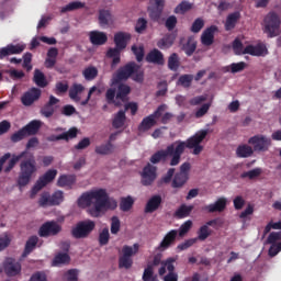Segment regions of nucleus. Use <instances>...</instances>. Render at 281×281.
Masks as SVG:
<instances>
[{"instance_id": "f257e3e1", "label": "nucleus", "mask_w": 281, "mask_h": 281, "mask_svg": "<svg viewBox=\"0 0 281 281\" xmlns=\"http://www.w3.org/2000/svg\"><path fill=\"white\" fill-rule=\"evenodd\" d=\"M77 205L81 210H87L92 218H100L108 210H115L117 201L111 199L106 189H97L82 193L77 200Z\"/></svg>"}, {"instance_id": "f03ea898", "label": "nucleus", "mask_w": 281, "mask_h": 281, "mask_svg": "<svg viewBox=\"0 0 281 281\" xmlns=\"http://www.w3.org/2000/svg\"><path fill=\"white\" fill-rule=\"evenodd\" d=\"M181 146H175V143L167 146L166 149H160L156 151L154 155H151L149 161L150 164H159L160 161H166L169 157L170 159V166H179L181 164Z\"/></svg>"}, {"instance_id": "7ed1b4c3", "label": "nucleus", "mask_w": 281, "mask_h": 281, "mask_svg": "<svg viewBox=\"0 0 281 281\" xmlns=\"http://www.w3.org/2000/svg\"><path fill=\"white\" fill-rule=\"evenodd\" d=\"M38 168L36 167V159L34 155H31L29 158L20 162V172L18 176V186L19 188H25L32 181V177L36 175Z\"/></svg>"}, {"instance_id": "20e7f679", "label": "nucleus", "mask_w": 281, "mask_h": 281, "mask_svg": "<svg viewBox=\"0 0 281 281\" xmlns=\"http://www.w3.org/2000/svg\"><path fill=\"white\" fill-rule=\"evenodd\" d=\"M209 134H210V130H200L193 136L188 138L187 142L177 140L173 144L175 146H181L182 148L181 155L186 153V148H190V149L193 148V155H201V153H203V145L201 144L203 143V139L207 137Z\"/></svg>"}, {"instance_id": "39448f33", "label": "nucleus", "mask_w": 281, "mask_h": 281, "mask_svg": "<svg viewBox=\"0 0 281 281\" xmlns=\"http://www.w3.org/2000/svg\"><path fill=\"white\" fill-rule=\"evenodd\" d=\"M138 252L139 244L123 246L122 255L119 257V269H131L133 267V256H136Z\"/></svg>"}, {"instance_id": "423d86ee", "label": "nucleus", "mask_w": 281, "mask_h": 281, "mask_svg": "<svg viewBox=\"0 0 281 281\" xmlns=\"http://www.w3.org/2000/svg\"><path fill=\"white\" fill-rule=\"evenodd\" d=\"M280 16L276 12L268 13L263 19V27L269 38H273L280 34Z\"/></svg>"}, {"instance_id": "0eeeda50", "label": "nucleus", "mask_w": 281, "mask_h": 281, "mask_svg": "<svg viewBox=\"0 0 281 281\" xmlns=\"http://www.w3.org/2000/svg\"><path fill=\"white\" fill-rule=\"evenodd\" d=\"M135 71H137V64L135 61H131L125 66L119 68L112 77V86L115 87L120 85V82L128 80V78H132Z\"/></svg>"}, {"instance_id": "6e6552de", "label": "nucleus", "mask_w": 281, "mask_h": 281, "mask_svg": "<svg viewBox=\"0 0 281 281\" xmlns=\"http://www.w3.org/2000/svg\"><path fill=\"white\" fill-rule=\"evenodd\" d=\"M65 201V193L60 190L55 191L53 194L43 192L38 200L40 207H54L60 205Z\"/></svg>"}, {"instance_id": "1a4fd4ad", "label": "nucleus", "mask_w": 281, "mask_h": 281, "mask_svg": "<svg viewBox=\"0 0 281 281\" xmlns=\"http://www.w3.org/2000/svg\"><path fill=\"white\" fill-rule=\"evenodd\" d=\"M175 262L177 259L169 257L162 260L161 267L158 269V274L164 277V281H179V274L175 272Z\"/></svg>"}, {"instance_id": "9d476101", "label": "nucleus", "mask_w": 281, "mask_h": 281, "mask_svg": "<svg viewBox=\"0 0 281 281\" xmlns=\"http://www.w3.org/2000/svg\"><path fill=\"white\" fill-rule=\"evenodd\" d=\"M166 104L159 105L154 113L144 117L140 124L138 125V131L142 133H146V131H150L153 126H157V120L164 115V111H166Z\"/></svg>"}, {"instance_id": "9b49d317", "label": "nucleus", "mask_w": 281, "mask_h": 281, "mask_svg": "<svg viewBox=\"0 0 281 281\" xmlns=\"http://www.w3.org/2000/svg\"><path fill=\"white\" fill-rule=\"evenodd\" d=\"M95 229V222L88 220L78 222L77 225L71 229L72 238H87L91 232Z\"/></svg>"}, {"instance_id": "f8f14e48", "label": "nucleus", "mask_w": 281, "mask_h": 281, "mask_svg": "<svg viewBox=\"0 0 281 281\" xmlns=\"http://www.w3.org/2000/svg\"><path fill=\"white\" fill-rule=\"evenodd\" d=\"M248 144H250V146H254L252 150H255V153H267V150H269V148L271 147V138L262 134H258L251 136L248 139Z\"/></svg>"}, {"instance_id": "ddd939ff", "label": "nucleus", "mask_w": 281, "mask_h": 281, "mask_svg": "<svg viewBox=\"0 0 281 281\" xmlns=\"http://www.w3.org/2000/svg\"><path fill=\"white\" fill-rule=\"evenodd\" d=\"M2 269L8 278H16V276H21L23 268L21 266V261L15 258L8 257L2 263Z\"/></svg>"}, {"instance_id": "4468645a", "label": "nucleus", "mask_w": 281, "mask_h": 281, "mask_svg": "<svg viewBox=\"0 0 281 281\" xmlns=\"http://www.w3.org/2000/svg\"><path fill=\"white\" fill-rule=\"evenodd\" d=\"M63 232V226L56 221H48L44 223L38 229L41 238H49V236H58Z\"/></svg>"}, {"instance_id": "2eb2a0df", "label": "nucleus", "mask_w": 281, "mask_h": 281, "mask_svg": "<svg viewBox=\"0 0 281 281\" xmlns=\"http://www.w3.org/2000/svg\"><path fill=\"white\" fill-rule=\"evenodd\" d=\"M58 175V170L56 169H49L47 170L42 177L37 179L34 187L32 188V194H38L43 188L48 186V183H52L54 179H56V176Z\"/></svg>"}, {"instance_id": "dca6fc26", "label": "nucleus", "mask_w": 281, "mask_h": 281, "mask_svg": "<svg viewBox=\"0 0 281 281\" xmlns=\"http://www.w3.org/2000/svg\"><path fill=\"white\" fill-rule=\"evenodd\" d=\"M157 181V167L148 162L140 172L142 186H153Z\"/></svg>"}, {"instance_id": "f3484780", "label": "nucleus", "mask_w": 281, "mask_h": 281, "mask_svg": "<svg viewBox=\"0 0 281 281\" xmlns=\"http://www.w3.org/2000/svg\"><path fill=\"white\" fill-rule=\"evenodd\" d=\"M42 91L38 88H31L26 92L23 93L21 97V102L23 106H32L34 102L41 100Z\"/></svg>"}, {"instance_id": "a211bd4d", "label": "nucleus", "mask_w": 281, "mask_h": 281, "mask_svg": "<svg viewBox=\"0 0 281 281\" xmlns=\"http://www.w3.org/2000/svg\"><path fill=\"white\" fill-rule=\"evenodd\" d=\"M131 33L117 32L114 34V44L115 47L111 49H117V52H124V48L127 47L128 41H131Z\"/></svg>"}, {"instance_id": "6ab92c4d", "label": "nucleus", "mask_w": 281, "mask_h": 281, "mask_svg": "<svg viewBox=\"0 0 281 281\" xmlns=\"http://www.w3.org/2000/svg\"><path fill=\"white\" fill-rule=\"evenodd\" d=\"M218 32V26L211 25L206 27L201 35V43L204 45V47H210L211 45H214V35Z\"/></svg>"}, {"instance_id": "aec40b11", "label": "nucleus", "mask_w": 281, "mask_h": 281, "mask_svg": "<svg viewBox=\"0 0 281 281\" xmlns=\"http://www.w3.org/2000/svg\"><path fill=\"white\" fill-rule=\"evenodd\" d=\"M227 207V198H218L214 203L205 205L202 210L209 214H214L215 212H225Z\"/></svg>"}, {"instance_id": "412c9836", "label": "nucleus", "mask_w": 281, "mask_h": 281, "mask_svg": "<svg viewBox=\"0 0 281 281\" xmlns=\"http://www.w3.org/2000/svg\"><path fill=\"white\" fill-rule=\"evenodd\" d=\"M77 137H78V128L71 127L67 132H64L59 135H50L46 139L47 142H60V139H64L65 142H69V139H76Z\"/></svg>"}, {"instance_id": "4be33fe9", "label": "nucleus", "mask_w": 281, "mask_h": 281, "mask_svg": "<svg viewBox=\"0 0 281 281\" xmlns=\"http://www.w3.org/2000/svg\"><path fill=\"white\" fill-rule=\"evenodd\" d=\"M161 203H164V199L160 194L153 195L145 205V213L153 214V212H157L161 207Z\"/></svg>"}, {"instance_id": "5701e85b", "label": "nucleus", "mask_w": 281, "mask_h": 281, "mask_svg": "<svg viewBox=\"0 0 281 281\" xmlns=\"http://www.w3.org/2000/svg\"><path fill=\"white\" fill-rule=\"evenodd\" d=\"M25 49V46L20 44H9L5 47L0 48V60H3L5 56H12L14 54H21Z\"/></svg>"}, {"instance_id": "b1692460", "label": "nucleus", "mask_w": 281, "mask_h": 281, "mask_svg": "<svg viewBox=\"0 0 281 281\" xmlns=\"http://www.w3.org/2000/svg\"><path fill=\"white\" fill-rule=\"evenodd\" d=\"M267 46L265 44H257V45H247L244 48V54H248L249 56H265L267 54Z\"/></svg>"}, {"instance_id": "393cba45", "label": "nucleus", "mask_w": 281, "mask_h": 281, "mask_svg": "<svg viewBox=\"0 0 281 281\" xmlns=\"http://www.w3.org/2000/svg\"><path fill=\"white\" fill-rule=\"evenodd\" d=\"M89 41L92 45H105L106 41H109V36H106V33L101 31H91L89 33Z\"/></svg>"}, {"instance_id": "a878e982", "label": "nucleus", "mask_w": 281, "mask_h": 281, "mask_svg": "<svg viewBox=\"0 0 281 281\" xmlns=\"http://www.w3.org/2000/svg\"><path fill=\"white\" fill-rule=\"evenodd\" d=\"M60 100L58 98L50 95L48 102L42 108L41 113L44 117H52L54 113H56V109H54V104H58Z\"/></svg>"}, {"instance_id": "bb28decb", "label": "nucleus", "mask_w": 281, "mask_h": 281, "mask_svg": "<svg viewBox=\"0 0 281 281\" xmlns=\"http://www.w3.org/2000/svg\"><path fill=\"white\" fill-rule=\"evenodd\" d=\"M76 186V175H61L57 180L58 188H74Z\"/></svg>"}, {"instance_id": "cd10ccee", "label": "nucleus", "mask_w": 281, "mask_h": 281, "mask_svg": "<svg viewBox=\"0 0 281 281\" xmlns=\"http://www.w3.org/2000/svg\"><path fill=\"white\" fill-rule=\"evenodd\" d=\"M99 25L101 27L113 25V14H111L110 10H106V9L99 10Z\"/></svg>"}, {"instance_id": "c85d7f7f", "label": "nucleus", "mask_w": 281, "mask_h": 281, "mask_svg": "<svg viewBox=\"0 0 281 281\" xmlns=\"http://www.w3.org/2000/svg\"><path fill=\"white\" fill-rule=\"evenodd\" d=\"M179 235V231L171 229L167 233L159 245V249H168L172 243L177 240V236Z\"/></svg>"}, {"instance_id": "c756f323", "label": "nucleus", "mask_w": 281, "mask_h": 281, "mask_svg": "<svg viewBox=\"0 0 281 281\" xmlns=\"http://www.w3.org/2000/svg\"><path fill=\"white\" fill-rule=\"evenodd\" d=\"M146 60L147 63H153L154 65H164V53L157 48H154L147 54Z\"/></svg>"}, {"instance_id": "7c9ffc66", "label": "nucleus", "mask_w": 281, "mask_h": 281, "mask_svg": "<svg viewBox=\"0 0 281 281\" xmlns=\"http://www.w3.org/2000/svg\"><path fill=\"white\" fill-rule=\"evenodd\" d=\"M43 123L38 120H33L29 124H26L24 127V133H26V137H31L32 135H36L38 131H41V126Z\"/></svg>"}, {"instance_id": "2f4dec72", "label": "nucleus", "mask_w": 281, "mask_h": 281, "mask_svg": "<svg viewBox=\"0 0 281 281\" xmlns=\"http://www.w3.org/2000/svg\"><path fill=\"white\" fill-rule=\"evenodd\" d=\"M38 245V236H31L24 246V250L22 252V258H27L34 249H36V246Z\"/></svg>"}, {"instance_id": "473e14b6", "label": "nucleus", "mask_w": 281, "mask_h": 281, "mask_svg": "<svg viewBox=\"0 0 281 281\" xmlns=\"http://www.w3.org/2000/svg\"><path fill=\"white\" fill-rule=\"evenodd\" d=\"M239 20H240V12L236 11L228 14L224 25L226 32H232V30L236 27V23H238Z\"/></svg>"}, {"instance_id": "72a5a7b5", "label": "nucleus", "mask_w": 281, "mask_h": 281, "mask_svg": "<svg viewBox=\"0 0 281 281\" xmlns=\"http://www.w3.org/2000/svg\"><path fill=\"white\" fill-rule=\"evenodd\" d=\"M190 179L189 173H181L177 172L173 176L172 182H171V188H183L186 183H188V180Z\"/></svg>"}, {"instance_id": "f704fd0d", "label": "nucleus", "mask_w": 281, "mask_h": 281, "mask_svg": "<svg viewBox=\"0 0 281 281\" xmlns=\"http://www.w3.org/2000/svg\"><path fill=\"white\" fill-rule=\"evenodd\" d=\"M117 91H116V100H121V102H126V98L131 93V87L126 83H117Z\"/></svg>"}, {"instance_id": "c9c22d12", "label": "nucleus", "mask_w": 281, "mask_h": 281, "mask_svg": "<svg viewBox=\"0 0 281 281\" xmlns=\"http://www.w3.org/2000/svg\"><path fill=\"white\" fill-rule=\"evenodd\" d=\"M85 91V86L82 83H74L69 89V98L74 102H80V93Z\"/></svg>"}, {"instance_id": "e433bc0d", "label": "nucleus", "mask_w": 281, "mask_h": 281, "mask_svg": "<svg viewBox=\"0 0 281 281\" xmlns=\"http://www.w3.org/2000/svg\"><path fill=\"white\" fill-rule=\"evenodd\" d=\"M124 124H126V111L120 110L112 121L113 128H123Z\"/></svg>"}, {"instance_id": "4c0bfd02", "label": "nucleus", "mask_w": 281, "mask_h": 281, "mask_svg": "<svg viewBox=\"0 0 281 281\" xmlns=\"http://www.w3.org/2000/svg\"><path fill=\"white\" fill-rule=\"evenodd\" d=\"M210 236H212V231L210 229V227H207V225H202L196 232V237H194L193 239L195 240V243L198 240L204 243V240H207Z\"/></svg>"}, {"instance_id": "58836bf2", "label": "nucleus", "mask_w": 281, "mask_h": 281, "mask_svg": "<svg viewBox=\"0 0 281 281\" xmlns=\"http://www.w3.org/2000/svg\"><path fill=\"white\" fill-rule=\"evenodd\" d=\"M193 80H194V75H190V74L181 75L177 80V87H183V89H190V87H192Z\"/></svg>"}, {"instance_id": "ea45409f", "label": "nucleus", "mask_w": 281, "mask_h": 281, "mask_svg": "<svg viewBox=\"0 0 281 281\" xmlns=\"http://www.w3.org/2000/svg\"><path fill=\"white\" fill-rule=\"evenodd\" d=\"M148 13L149 19H151L154 23H157L161 19V14H164V7L151 4V7L148 8Z\"/></svg>"}, {"instance_id": "a19ab883", "label": "nucleus", "mask_w": 281, "mask_h": 281, "mask_svg": "<svg viewBox=\"0 0 281 281\" xmlns=\"http://www.w3.org/2000/svg\"><path fill=\"white\" fill-rule=\"evenodd\" d=\"M194 210L193 205H186L182 204L179 206V209L175 212L176 218H188L190 214H192V211Z\"/></svg>"}, {"instance_id": "79ce46f5", "label": "nucleus", "mask_w": 281, "mask_h": 281, "mask_svg": "<svg viewBox=\"0 0 281 281\" xmlns=\"http://www.w3.org/2000/svg\"><path fill=\"white\" fill-rule=\"evenodd\" d=\"M254 155V149L249 145H239L236 149V156L240 159H247Z\"/></svg>"}, {"instance_id": "37998d69", "label": "nucleus", "mask_w": 281, "mask_h": 281, "mask_svg": "<svg viewBox=\"0 0 281 281\" xmlns=\"http://www.w3.org/2000/svg\"><path fill=\"white\" fill-rule=\"evenodd\" d=\"M33 82H35V85L42 89H45V87L48 85L47 78H45V74L38 69H35L34 71Z\"/></svg>"}, {"instance_id": "c03bdc74", "label": "nucleus", "mask_w": 281, "mask_h": 281, "mask_svg": "<svg viewBox=\"0 0 281 281\" xmlns=\"http://www.w3.org/2000/svg\"><path fill=\"white\" fill-rule=\"evenodd\" d=\"M71 258L67 252H58L53 259V267H60V265H68Z\"/></svg>"}, {"instance_id": "a18cd8bd", "label": "nucleus", "mask_w": 281, "mask_h": 281, "mask_svg": "<svg viewBox=\"0 0 281 281\" xmlns=\"http://www.w3.org/2000/svg\"><path fill=\"white\" fill-rule=\"evenodd\" d=\"M85 2L81 1H72L66 4L65 7L61 8L60 12L65 14V12H74V10H82L85 8Z\"/></svg>"}, {"instance_id": "49530a36", "label": "nucleus", "mask_w": 281, "mask_h": 281, "mask_svg": "<svg viewBox=\"0 0 281 281\" xmlns=\"http://www.w3.org/2000/svg\"><path fill=\"white\" fill-rule=\"evenodd\" d=\"M192 10V3L188 0L181 1L173 10L175 14H186Z\"/></svg>"}, {"instance_id": "de8ad7c7", "label": "nucleus", "mask_w": 281, "mask_h": 281, "mask_svg": "<svg viewBox=\"0 0 281 281\" xmlns=\"http://www.w3.org/2000/svg\"><path fill=\"white\" fill-rule=\"evenodd\" d=\"M113 143L108 142L106 144L97 146L94 153H97V155H111V153H113Z\"/></svg>"}, {"instance_id": "09e8293b", "label": "nucleus", "mask_w": 281, "mask_h": 281, "mask_svg": "<svg viewBox=\"0 0 281 281\" xmlns=\"http://www.w3.org/2000/svg\"><path fill=\"white\" fill-rule=\"evenodd\" d=\"M135 200L131 195L121 199L120 210L122 212H128L133 207Z\"/></svg>"}, {"instance_id": "8fccbe9b", "label": "nucleus", "mask_w": 281, "mask_h": 281, "mask_svg": "<svg viewBox=\"0 0 281 281\" xmlns=\"http://www.w3.org/2000/svg\"><path fill=\"white\" fill-rule=\"evenodd\" d=\"M179 65V55L177 53L171 54L168 58V69H170V71H178Z\"/></svg>"}, {"instance_id": "3c124183", "label": "nucleus", "mask_w": 281, "mask_h": 281, "mask_svg": "<svg viewBox=\"0 0 281 281\" xmlns=\"http://www.w3.org/2000/svg\"><path fill=\"white\" fill-rule=\"evenodd\" d=\"M148 30V20L145 18H138L135 24V33L136 34H144Z\"/></svg>"}, {"instance_id": "603ef678", "label": "nucleus", "mask_w": 281, "mask_h": 281, "mask_svg": "<svg viewBox=\"0 0 281 281\" xmlns=\"http://www.w3.org/2000/svg\"><path fill=\"white\" fill-rule=\"evenodd\" d=\"M262 175V169L261 168H255V169H251L249 171H245L240 175V178L241 179H250V180H254V179H258V177H260Z\"/></svg>"}, {"instance_id": "864d4df0", "label": "nucleus", "mask_w": 281, "mask_h": 281, "mask_svg": "<svg viewBox=\"0 0 281 281\" xmlns=\"http://www.w3.org/2000/svg\"><path fill=\"white\" fill-rule=\"evenodd\" d=\"M121 54H122V50L112 49V48L108 49V52H106L108 58H113L112 59V67H115V65H120Z\"/></svg>"}, {"instance_id": "5fc2aeb1", "label": "nucleus", "mask_w": 281, "mask_h": 281, "mask_svg": "<svg viewBox=\"0 0 281 281\" xmlns=\"http://www.w3.org/2000/svg\"><path fill=\"white\" fill-rule=\"evenodd\" d=\"M26 155L27 151H22L18 156H13L12 159L9 161L8 166L4 168V172H10L14 168V166H16V162L21 161V159H23V157H25Z\"/></svg>"}, {"instance_id": "6e6d98bb", "label": "nucleus", "mask_w": 281, "mask_h": 281, "mask_svg": "<svg viewBox=\"0 0 281 281\" xmlns=\"http://www.w3.org/2000/svg\"><path fill=\"white\" fill-rule=\"evenodd\" d=\"M205 27V21L202 18H198L193 21L190 32L193 34H199Z\"/></svg>"}, {"instance_id": "4d7b16f0", "label": "nucleus", "mask_w": 281, "mask_h": 281, "mask_svg": "<svg viewBox=\"0 0 281 281\" xmlns=\"http://www.w3.org/2000/svg\"><path fill=\"white\" fill-rule=\"evenodd\" d=\"M86 80H95L98 78V68L90 66L82 71Z\"/></svg>"}, {"instance_id": "13d9d810", "label": "nucleus", "mask_w": 281, "mask_h": 281, "mask_svg": "<svg viewBox=\"0 0 281 281\" xmlns=\"http://www.w3.org/2000/svg\"><path fill=\"white\" fill-rule=\"evenodd\" d=\"M173 43L175 41L171 40V37H162L157 42V47H159V49H170Z\"/></svg>"}, {"instance_id": "bf43d9fd", "label": "nucleus", "mask_w": 281, "mask_h": 281, "mask_svg": "<svg viewBox=\"0 0 281 281\" xmlns=\"http://www.w3.org/2000/svg\"><path fill=\"white\" fill-rule=\"evenodd\" d=\"M111 238V234H109V228H103L99 234V245L104 247V245H109V240Z\"/></svg>"}, {"instance_id": "052dcab7", "label": "nucleus", "mask_w": 281, "mask_h": 281, "mask_svg": "<svg viewBox=\"0 0 281 281\" xmlns=\"http://www.w3.org/2000/svg\"><path fill=\"white\" fill-rule=\"evenodd\" d=\"M105 100L108 104H115V106H120V102L115 101V89L109 88L105 92Z\"/></svg>"}, {"instance_id": "680f3d73", "label": "nucleus", "mask_w": 281, "mask_h": 281, "mask_svg": "<svg viewBox=\"0 0 281 281\" xmlns=\"http://www.w3.org/2000/svg\"><path fill=\"white\" fill-rule=\"evenodd\" d=\"M172 177H175V168L168 169L166 175H164L161 179L158 181V186H164V183H170V181H172Z\"/></svg>"}, {"instance_id": "e2e57ef3", "label": "nucleus", "mask_w": 281, "mask_h": 281, "mask_svg": "<svg viewBox=\"0 0 281 281\" xmlns=\"http://www.w3.org/2000/svg\"><path fill=\"white\" fill-rule=\"evenodd\" d=\"M233 52L236 54V56H243L245 55V48L243 46V42L240 40L235 38L233 42Z\"/></svg>"}, {"instance_id": "0e129e2a", "label": "nucleus", "mask_w": 281, "mask_h": 281, "mask_svg": "<svg viewBox=\"0 0 281 281\" xmlns=\"http://www.w3.org/2000/svg\"><path fill=\"white\" fill-rule=\"evenodd\" d=\"M190 229H192V221H186L179 228L178 234L180 236V238H183V236H186V234H188V232H190Z\"/></svg>"}, {"instance_id": "69168bd1", "label": "nucleus", "mask_w": 281, "mask_h": 281, "mask_svg": "<svg viewBox=\"0 0 281 281\" xmlns=\"http://www.w3.org/2000/svg\"><path fill=\"white\" fill-rule=\"evenodd\" d=\"M132 80H134V82H138L139 85L144 82V70H142L139 65H137L136 71H134L132 75Z\"/></svg>"}, {"instance_id": "338daca9", "label": "nucleus", "mask_w": 281, "mask_h": 281, "mask_svg": "<svg viewBox=\"0 0 281 281\" xmlns=\"http://www.w3.org/2000/svg\"><path fill=\"white\" fill-rule=\"evenodd\" d=\"M177 23H178L177 16L170 15L169 18H167L165 22V26L168 30V32H172V30L177 27Z\"/></svg>"}, {"instance_id": "774afa93", "label": "nucleus", "mask_w": 281, "mask_h": 281, "mask_svg": "<svg viewBox=\"0 0 281 281\" xmlns=\"http://www.w3.org/2000/svg\"><path fill=\"white\" fill-rule=\"evenodd\" d=\"M132 52L136 56L137 63H142V60H144V46L137 47V45H133Z\"/></svg>"}]
</instances>
